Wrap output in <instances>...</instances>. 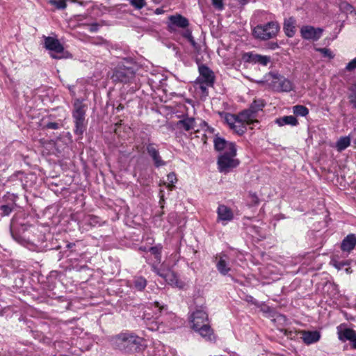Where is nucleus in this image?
Segmentation results:
<instances>
[{
    "label": "nucleus",
    "mask_w": 356,
    "mask_h": 356,
    "mask_svg": "<svg viewBox=\"0 0 356 356\" xmlns=\"http://www.w3.org/2000/svg\"><path fill=\"white\" fill-rule=\"evenodd\" d=\"M196 127V122L194 118L186 117L177 122V127L185 131H190Z\"/></svg>",
    "instance_id": "nucleus-22"
},
{
    "label": "nucleus",
    "mask_w": 356,
    "mask_h": 356,
    "mask_svg": "<svg viewBox=\"0 0 356 356\" xmlns=\"http://www.w3.org/2000/svg\"><path fill=\"white\" fill-rule=\"evenodd\" d=\"M133 285L138 291H143L147 286V280L141 276L135 277L133 279Z\"/></svg>",
    "instance_id": "nucleus-31"
},
{
    "label": "nucleus",
    "mask_w": 356,
    "mask_h": 356,
    "mask_svg": "<svg viewBox=\"0 0 356 356\" xmlns=\"http://www.w3.org/2000/svg\"><path fill=\"white\" fill-rule=\"evenodd\" d=\"M216 213L217 220L221 222L222 225H226L234 219L232 210L225 204H220L218 207Z\"/></svg>",
    "instance_id": "nucleus-13"
},
{
    "label": "nucleus",
    "mask_w": 356,
    "mask_h": 356,
    "mask_svg": "<svg viewBox=\"0 0 356 356\" xmlns=\"http://www.w3.org/2000/svg\"><path fill=\"white\" fill-rule=\"evenodd\" d=\"M212 5L218 10H222L224 9V4L222 0H211Z\"/></svg>",
    "instance_id": "nucleus-43"
},
{
    "label": "nucleus",
    "mask_w": 356,
    "mask_h": 356,
    "mask_svg": "<svg viewBox=\"0 0 356 356\" xmlns=\"http://www.w3.org/2000/svg\"><path fill=\"white\" fill-rule=\"evenodd\" d=\"M350 346L352 348L356 349V334H355V337L350 341Z\"/></svg>",
    "instance_id": "nucleus-50"
},
{
    "label": "nucleus",
    "mask_w": 356,
    "mask_h": 356,
    "mask_svg": "<svg viewBox=\"0 0 356 356\" xmlns=\"http://www.w3.org/2000/svg\"><path fill=\"white\" fill-rule=\"evenodd\" d=\"M337 332L338 339L341 342H346V341L350 342L356 334L355 330L348 327L344 323H341L337 327Z\"/></svg>",
    "instance_id": "nucleus-18"
},
{
    "label": "nucleus",
    "mask_w": 356,
    "mask_h": 356,
    "mask_svg": "<svg viewBox=\"0 0 356 356\" xmlns=\"http://www.w3.org/2000/svg\"><path fill=\"white\" fill-rule=\"evenodd\" d=\"M356 245V236L353 234H348L343 241L341 248L344 252H350Z\"/></svg>",
    "instance_id": "nucleus-25"
},
{
    "label": "nucleus",
    "mask_w": 356,
    "mask_h": 356,
    "mask_svg": "<svg viewBox=\"0 0 356 356\" xmlns=\"http://www.w3.org/2000/svg\"><path fill=\"white\" fill-rule=\"evenodd\" d=\"M99 29L98 24H92L88 26V30L90 32H97Z\"/></svg>",
    "instance_id": "nucleus-48"
},
{
    "label": "nucleus",
    "mask_w": 356,
    "mask_h": 356,
    "mask_svg": "<svg viewBox=\"0 0 356 356\" xmlns=\"http://www.w3.org/2000/svg\"><path fill=\"white\" fill-rule=\"evenodd\" d=\"M130 4L136 9L140 10L146 5L145 0H130Z\"/></svg>",
    "instance_id": "nucleus-40"
},
{
    "label": "nucleus",
    "mask_w": 356,
    "mask_h": 356,
    "mask_svg": "<svg viewBox=\"0 0 356 356\" xmlns=\"http://www.w3.org/2000/svg\"><path fill=\"white\" fill-rule=\"evenodd\" d=\"M161 245H157L153 247H150L148 248V251L151 252L152 254L154 256L156 261L159 263L161 261Z\"/></svg>",
    "instance_id": "nucleus-34"
},
{
    "label": "nucleus",
    "mask_w": 356,
    "mask_h": 356,
    "mask_svg": "<svg viewBox=\"0 0 356 356\" xmlns=\"http://www.w3.org/2000/svg\"><path fill=\"white\" fill-rule=\"evenodd\" d=\"M216 266L218 271L222 275H226L231 270L229 264V257L226 254L220 253L216 257Z\"/></svg>",
    "instance_id": "nucleus-17"
},
{
    "label": "nucleus",
    "mask_w": 356,
    "mask_h": 356,
    "mask_svg": "<svg viewBox=\"0 0 356 356\" xmlns=\"http://www.w3.org/2000/svg\"><path fill=\"white\" fill-rule=\"evenodd\" d=\"M123 108H124V106L122 104H119L118 106V107L116 108V110L118 111H120L122 110Z\"/></svg>",
    "instance_id": "nucleus-55"
},
{
    "label": "nucleus",
    "mask_w": 356,
    "mask_h": 356,
    "mask_svg": "<svg viewBox=\"0 0 356 356\" xmlns=\"http://www.w3.org/2000/svg\"><path fill=\"white\" fill-rule=\"evenodd\" d=\"M83 102L84 99H76L73 104L72 119L74 124V131L78 136H81L86 130L87 127L86 113L88 109V105Z\"/></svg>",
    "instance_id": "nucleus-3"
},
{
    "label": "nucleus",
    "mask_w": 356,
    "mask_h": 356,
    "mask_svg": "<svg viewBox=\"0 0 356 356\" xmlns=\"http://www.w3.org/2000/svg\"><path fill=\"white\" fill-rule=\"evenodd\" d=\"M0 209L4 216H8L13 211L12 207L8 204L2 205Z\"/></svg>",
    "instance_id": "nucleus-46"
},
{
    "label": "nucleus",
    "mask_w": 356,
    "mask_h": 356,
    "mask_svg": "<svg viewBox=\"0 0 356 356\" xmlns=\"http://www.w3.org/2000/svg\"><path fill=\"white\" fill-rule=\"evenodd\" d=\"M266 15V13L264 10H257L254 13L251 23L256 24L263 21V18Z\"/></svg>",
    "instance_id": "nucleus-36"
},
{
    "label": "nucleus",
    "mask_w": 356,
    "mask_h": 356,
    "mask_svg": "<svg viewBox=\"0 0 356 356\" xmlns=\"http://www.w3.org/2000/svg\"><path fill=\"white\" fill-rule=\"evenodd\" d=\"M197 83L199 84L200 90H201L202 93L204 95H208L207 88L209 87H212L213 86V85H207V83Z\"/></svg>",
    "instance_id": "nucleus-45"
},
{
    "label": "nucleus",
    "mask_w": 356,
    "mask_h": 356,
    "mask_svg": "<svg viewBox=\"0 0 356 356\" xmlns=\"http://www.w3.org/2000/svg\"><path fill=\"white\" fill-rule=\"evenodd\" d=\"M280 25L277 22H269L266 24H257L252 29L253 36L261 40H268L277 36Z\"/></svg>",
    "instance_id": "nucleus-6"
},
{
    "label": "nucleus",
    "mask_w": 356,
    "mask_h": 356,
    "mask_svg": "<svg viewBox=\"0 0 356 356\" xmlns=\"http://www.w3.org/2000/svg\"><path fill=\"white\" fill-rule=\"evenodd\" d=\"M8 309L7 307L2 308L0 307V316H3L5 311Z\"/></svg>",
    "instance_id": "nucleus-53"
},
{
    "label": "nucleus",
    "mask_w": 356,
    "mask_h": 356,
    "mask_svg": "<svg viewBox=\"0 0 356 356\" xmlns=\"http://www.w3.org/2000/svg\"><path fill=\"white\" fill-rule=\"evenodd\" d=\"M293 113L298 116L305 117L309 113V109L302 105H296L293 107Z\"/></svg>",
    "instance_id": "nucleus-35"
},
{
    "label": "nucleus",
    "mask_w": 356,
    "mask_h": 356,
    "mask_svg": "<svg viewBox=\"0 0 356 356\" xmlns=\"http://www.w3.org/2000/svg\"><path fill=\"white\" fill-rule=\"evenodd\" d=\"M236 148L231 147L230 152H222L218 158V168L222 173L227 174L239 165V161L234 157Z\"/></svg>",
    "instance_id": "nucleus-7"
},
{
    "label": "nucleus",
    "mask_w": 356,
    "mask_h": 356,
    "mask_svg": "<svg viewBox=\"0 0 356 356\" xmlns=\"http://www.w3.org/2000/svg\"><path fill=\"white\" fill-rule=\"evenodd\" d=\"M266 103L264 99H254L253 102L250 105V108L252 109L254 113H257L259 111L262 110V108L265 106Z\"/></svg>",
    "instance_id": "nucleus-37"
},
{
    "label": "nucleus",
    "mask_w": 356,
    "mask_h": 356,
    "mask_svg": "<svg viewBox=\"0 0 356 356\" xmlns=\"http://www.w3.org/2000/svg\"><path fill=\"white\" fill-rule=\"evenodd\" d=\"M200 76L197 79V83H204L207 85H213L215 76L211 70L204 65H199Z\"/></svg>",
    "instance_id": "nucleus-14"
},
{
    "label": "nucleus",
    "mask_w": 356,
    "mask_h": 356,
    "mask_svg": "<svg viewBox=\"0 0 356 356\" xmlns=\"http://www.w3.org/2000/svg\"><path fill=\"white\" fill-rule=\"evenodd\" d=\"M68 330H72L71 345L75 346L76 348L74 351L70 352L68 350V354L71 353L79 355V354L83 352V349L86 348L83 344L87 343V341L89 340L88 334L83 332V328L73 325L72 321H68ZM68 356H70V355H68Z\"/></svg>",
    "instance_id": "nucleus-5"
},
{
    "label": "nucleus",
    "mask_w": 356,
    "mask_h": 356,
    "mask_svg": "<svg viewBox=\"0 0 356 356\" xmlns=\"http://www.w3.org/2000/svg\"><path fill=\"white\" fill-rule=\"evenodd\" d=\"M242 60L245 63L252 64H260L262 66H266L270 60L269 56H262L253 52H246L242 56Z\"/></svg>",
    "instance_id": "nucleus-11"
},
{
    "label": "nucleus",
    "mask_w": 356,
    "mask_h": 356,
    "mask_svg": "<svg viewBox=\"0 0 356 356\" xmlns=\"http://www.w3.org/2000/svg\"><path fill=\"white\" fill-rule=\"evenodd\" d=\"M169 23L168 25V31L175 32L177 28L186 29L189 26L188 19L181 15L176 14L170 15L169 17Z\"/></svg>",
    "instance_id": "nucleus-10"
},
{
    "label": "nucleus",
    "mask_w": 356,
    "mask_h": 356,
    "mask_svg": "<svg viewBox=\"0 0 356 356\" xmlns=\"http://www.w3.org/2000/svg\"><path fill=\"white\" fill-rule=\"evenodd\" d=\"M135 78V72L131 68L120 67L115 70L112 75L114 81L124 83H131Z\"/></svg>",
    "instance_id": "nucleus-9"
},
{
    "label": "nucleus",
    "mask_w": 356,
    "mask_h": 356,
    "mask_svg": "<svg viewBox=\"0 0 356 356\" xmlns=\"http://www.w3.org/2000/svg\"><path fill=\"white\" fill-rule=\"evenodd\" d=\"M149 355L151 356H167L165 346L161 343H155Z\"/></svg>",
    "instance_id": "nucleus-29"
},
{
    "label": "nucleus",
    "mask_w": 356,
    "mask_h": 356,
    "mask_svg": "<svg viewBox=\"0 0 356 356\" xmlns=\"http://www.w3.org/2000/svg\"><path fill=\"white\" fill-rule=\"evenodd\" d=\"M44 47L50 51L51 56L56 59L62 58L59 54L63 53L64 48L59 40L50 36H44Z\"/></svg>",
    "instance_id": "nucleus-8"
},
{
    "label": "nucleus",
    "mask_w": 356,
    "mask_h": 356,
    "mask_svg": "<svg viewBox=\"0 0 356 356\" xmlns=\"http://www.w3.org/2000/svg\"><path fill=\"white\" fill-rule=\"evenodd\" d=\"M140 249L143 251H148V249L146 247H140Z\"/></svg>",
    "instance_id": "nucleus-56"
},
{
    "label": "nucleus",
    "mask_w": 356,
    "mask_h": 356,
    "mask_svg": "<svg viewBox=\"0 0 356 356\" xmlns=\"http://www.w3.org/2000/svg\"><path fill=\"white\" fill-rule=\"evenodd\" d=\"M144 339L134 333H120L114 338L115 346L124 351H140L143 349Z\"/></svg>",
    "instance_id": "nucleus-2"
},
{
    "label": "nucleus",
    "mask_w": 356,
    "mask_h": 356,
    "mask_svg": "<svg viewBox=\"0 0 356 356\" xmlns=\"http://www.w3.org/2000/svg\"><path fill=\"white\" fill-rule=\"evenodd\" d=\"M48 129H56L58 128V124L56 122H49L47 124Z\"/></svg>",
    "instance_id": "nucleus-49"
},
{
    "label": "nucleus",
    "mask_w": 356,
    "mask_h": 356,
    "mask_svg": "<svg viewBox=\"0 0 356 356\" xmlns=\"http://www.w3.org/2000/svg\"><path fill=\"white\" fill-rule=\"evenodd\" d=\"M146 150L149 156L152 158L154 165L156 168L165 165L166 163L160 156L157 145L155 143H148L146 146Z\"/></svg>",
    "instance_id": "nucleus-15"
},
{
    "label": "nucleus",
    "mask_w": 356,
    "mask_h": 356,
    "mask_svg": "<svg viewBox=\"0 0 356 356\" xmlns=\"http://www.w3.org/2000/svg\"><path fill=\"white\" fill-rule=\"evenodd\" d=\"M323 32L321 28H315L312 26H304L300 29V33L302 38L313 41L318 40Z\"/></svg>",
    "instance_id": "nucleus-12"
},
{
    "label": "nucleus",
    "mask_w": 356,
    "mask_h": 356,
    "mask_svg": "<svg viewBox=\"0 0 356 356\" xmlns=\"http://www.w3.org/2000/svg\"><path fill=\"white\" fill-rule=\"evenodd\" d=\"M316 51L321 53V54L326 58L332 59L334 57L333 53L330 51V49L327 48H316Z\"/></svg>",
    "instance_id": "nucleus-39"
},
{
    "label": "nucleus",
    "mask_w": 356,
    "mask_h": 356,
    "mask_svg": "<svg viewBox=\"0 0 356 356\" xmlns=\"http://www.w3.org/2000/svg\"><path fill=\"white\" fill-rule=\"evenodd\" d=\"M207 321L208 315L206 312L202 309H197L192 314L191 317V327L193 330H197L201 325L207 324Z\"/></svg>",
    "instance_id": "nucleus-16"
},
{
    "label": "nucleus",
    "mask_w": 356,
    "mask_h": 356,
    "mask_svg": "<svg viewBox=\"0 0 356 356\" xmlns=\"http://www.w3.org/2000/svg\"><path fill=\"white\" fill-rule=\"evenodd\" d=\"M194 330L199 333V334L207 341H216V336L213 333V331L208 323L205 324L204 325H201V327Z\"/></svg>",
    "instance_id": "nucleus-21"
},
{
    "label": "nucleus",
    "mask_w": 356,
    "mask_h": 356,
    "mask_svg": "<svg viewBox=\"0 0 356 356\" xmlns=\"http://www.w3.org/2000/svg\"><path fill=\"white\" fill-rule=\"evenodd\" d=\"M182 35L184 38H186L188 40V42L193 46V47L194 48L195 51H197V52L200 51V47L199 44H197L195 42V41L192 35V33L189 29H185L182 33Z\"/></svg>",
    "instance_id": "nucleus-32"
},
{
    "label": "nucleus",
    "mask_w": 356,
    "mask_h": 356,
    "mask_svg": "<svg viewBox=\"0 0 356 356\" xmlns=\"http://www.w3.org/2000/svg\"><path fill=\"white\" fill-rule=\"evenodd\" d=\"M346 10L348 12L352 13L353 11V7L350 4H346Z\"/></svg>",
    "instance_id": "nucleus-52"
},
{
    "label": "nucleus",
    "mask_w": 356,
    "mask_h": 356,
    "mask_svg": "<svg viewBox=\"0 0 356 356\" xmlns=\"http://www.w3.org/2000/svg\"><path fill=\"white\" fill-rule=\"evenodd\" d=\"M332 262L334 266L338 270H341L343 267L348 265V262L344 261H332Z\"/></svg>",
    "instance_id": "nucleus-44"
},
{
    "label": "nucleus",
    "mask_w": 356,
    "mask_h": 356,
    "mask_svg": "<svg viewBox=\"0 0 356 356\" xmlns=\"http://www.w3.org/2000/svg\"><path fill=\"white\" fill-rule=\"evenodd\" d=\"M220 115L229 128H231L238 119V115L226 112L220 113Z\"/></svg>",
    "instance_id": "nucleus-28"
},
{
    "label": "nucleus",
    "mask_w": 356,
    "mask_h": 356,
    "mask_svg": "<svg viewBox=\"0 0 356 356\" xmlns=\"http://www.w3.org/2000/svg\"><path fill=\"white\" fill-rule=\"evenodd\" d=\"M275 122L280 127H282L286 124L296 126L298 124V120L293 115H287L277 118Z\"/></svg>",
    "instance_id": "nucleus-27"
},
{
    "label": "nucleus",
    "mask_w": 356,
    "mask_h": 356,
    "mask_svg": "<svg viewBox=\"0 0 356 356\" xmlns=\"http://www.w3.org/2000/svg\"><path fill=\"white\" fill-rule=\"evenodd\" d=\"M215 149L217 151H222V152H230L231 147H236L234 143L227 142L224 138L216 137L213 140Z\"/></svg>",
    "instance_id": "nucleus-23"
},
{
    "label": "nucleus",
    "mask_w": 356,
    "mask_h": 356,
    "mask_svg": "<svg viewBox=\"0 0 356 356\" xmlns=\"http://www.w3.org/2000/svg\"><path fill=\"white\" fill-rule=\"evenodd\" d=\"M238 115V118L244 122L246 124H252L254 122H258L257 120H254L257 113H254V111L250 108L240 112Z\"/></svg>",
    "instance_id": "nucleus-24"
},
{
    "label": "nucleus",
    "mask_w": 356,
    "mask_h": 356,
    "mask_svg": "<svg viewBox=\"0 0 356 356\" xmlns=\"http://www.w3.org/2000/svg\"><path fill=\"white\" fill-rule=\"evenodd\" d=\"M266 82L268 86L275 92H290L293 89V83L277 72H270L264 76V80L259 83Z\"/></svg>",
    "instance_id": "nucleus-4"
},
{
    "label": "nucleus",
    "mask_w": 356,
    "mask_h": 356,
    "mask_svg": "<svg viewBox=\"0 0 356 356\" xmlns=\"http://www.w3.org/2000/svg\"><path fill=\"white\" fill-rule=\"evenodd\" d=\"M346 69L348 71H352V70L356 69V58L353 59L351 61H350L347 64V65L346 67Z\"/></svg>",
    "instance_id": "nucleus-47"
},
{
    "label": "nucleus",
    "mask_w": 356,
    "mask_h": 356,
    "mask_svg": "<svg viewBox=\"0 0 356 356\" xmlns=\"http://www.w3.org/2000/svg\"><path fill=\"white\" fill-rule=\"evenodd\" d=\"M296 21L293 18L290 17L288 19L284 21V31L286 35L291 38L295 35L296 33V26H295Z\"/></svg>",
    "instance_id": "nucleus-26"
},
{
    "label": "nucleus",
    "mask_w": 356,
    "mask_h": 356,
    "mask_svg": "<svg viewBox=\"0 0 356 356\" xmlns=\"http://www.w3.org/2000/svg\"><path fill=\"white\" fill-rule=\"evenodd\" d=\"M157 273L159 276L163 277L168 284L180 289L184 286V283L179 280L177 276L173 272L168 271L165 273L158 272Z\"/></svg>",
    "instance_id": "nucleus-20"
},
{
    "label": "nucleus",
    "mask_w": 356,
    "mask_h": 356,
    "mask_svg": "<svg viewBox=\"0 0 356 356\" xmlns=\"http://www.w3.org/2000/svg\"><path fill=\"white\" fill-rule=\"evenodd\" d=\"M49 3L58 9H63L66 6L65 0H50Z\"/></svg>",
    "instance_id": "nucleus-41"
},
{
    "label": "nucleus",
    "mask_w": 356,
    "mask_h": 356,
    "mask_svg": "<svg viewBox=\"0 0 356 356\" xmlns=\"http://www.w3.org/2000/svg\"><path fill=\"white\" fill-rule=\"evenodd\" d=\"M240 5L245 6L247 4L250 0H237Z\"/></svg>",
    "instance_id": "nucleus-51"
},
{
    "label": "nucleus",
    "mask_w": 356,
    "mask_h": 356,
    "mask_svg": "<svg viewBox=\"0 0 356 356\" xmlns=\"http://www.w3.org/2000/svg\"><path fill=\"white\" fill-rule=\"evenodd\" d=\"M246 124L239 118L236 123L230 128L238 135L243 134L246 131Z\"/></svg>",
    "instance_id": "nucleus-33"
},
{
    "label": "nucleus",
    "mask_w": 356,
    "mask_h": 356,
    "mask_svg": "<svg viewBox=\"0 0 356 356\" xmlns=\"http://www.w3.org/2000/svg\"><path fill=\"white\" fill-rule=\"evenodd\" d=\"M175 318V314L168 313L166 306L157 301L149 303L143 316L147 329L152 331L159 330L160 323H168L170 319Z\"/></svg>",
    "instance_id": "nucleus-1"
},
{
    "label": "nucleus",
    "mask_w": 356,
    "mask_h": 356,
    "mask_svg": "<svg viewBox=\"0 0 356 356\" xmlns=\"http://www.w3.org/2000/svg\"><path fill=\"white\" fill-rule=\"evenodd\" d=\"M300 333L301 334V339L307 345H310L318 342L321 337V332L317 330H302L300 332Z\"/></svg>",
    "instance_id": "nucleus-19"
},
{
    "label": "nucleus",
    "mask_w": 356,
    "mask_h": 356,
    "mask_svg": "<svg viewBox=\"0 0 356 356\" xmlns=\"http://www.w3.org/2000/svg\"><path fill=\"white\" fill-rule=\"evenodd\" d=\"M168 185L167 187L172 191L175 188L174 184L177 181V179L175 172H170L167 175Z\"/></svg>",
    "instance_id": "nucleus-38"
},
{
    "label": "nucleus",
    "mask_w": 356,
    "mask_h": 356,
    "mask_svg": "<svg viewBox=\"0 0 356 356\" xmlns=\"http://www.w3.org/2000/svg\"><path fill=\"white\" fill-rule=\"evenodd\" d=\"M97 42H94L95 44H102L104 43V40L102 38L97 39Z\"/></svg>",
    "instance_id": "nucleus-54"
},
{
    "label": "nucleus",
    "mask_w": 356,
    "mask_h": 356,
    "mask_svg": "<svg viewBox=\"0 0 356 356\" xmlns=\"http://www.w3.org/2000/svg\"><path fill=\"white\" fill-rule=\"evenodd\" d=\"M352 93L350 95V102L356 108V82L353 85L351 89Z\"/></svg>",
    "instance_id": "nucleus-42"
},
{
    "label": "nucleus",
    "mask_w": 356,
    "mask_h": 356,
    "mask_svg": "<svg viewBox=\"0 0 356 356\" xmlns=\"http://www.w3.org/2000/svg\"><path fill=\"white\" fill-rule=\"evenodd\" d=\"M350 145V138L349 136L341 137L336 143V148L339 152L346 149Z\"/></svg>",
    "instance_id": "nucleus-30"
}]
</instances>
